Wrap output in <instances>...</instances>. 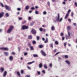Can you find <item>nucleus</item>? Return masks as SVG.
Returning <instances> with one entry per match:
<instances>
[{
	"mask_svg": "<svg viewBox=\"0 0 77 77\" xmlns=\"http://www.w3.org/2000/svg\"><path fill=\"white\" fill-rule=\"evenodd\" d=\"M60 14L59 13L57 14V18L56 19V20H55L54 21V22L55 23H56V21H59V22H61L62 20H63V19L62 18H61L60 19Z\"/></svg>",
	"mask_w": 77,
	"mask_h": 77,
	"instance_id": "1",
	"label": "nucleus"
},
{
	"mask_svg": "<svg viewBox=\"0 0 77 77\" xmlns=\"http://www.w3.org/2000/svg\"><path fill=\"white\" fill-rule=\"evenodd\" d=\"M14 27L13 26H10L9 29L7 31V32L8 33H10L13 30Z\"/></svg>",
	"mask_w": 77,
	"mask_h": 77,
	"instance_id": "2",
	"label": "nucleus"
},
{
	"mask_svg": "<svg viewBox=\"0 0 77 77\" xmlns=\"http://www.w3.org/2000/svg\"><path fill=\"white\" fill-rule=\"evenodd\" d=\"M22 30H25V29H29V26H26V25H23L22 27Z\"/></svg>",
	"mask_w": 77,
	"mask_h": 77,
	"instance_id": "3",
	"label": "nucleus"
},
{
	"mask_svg": "<svg viewBox=\"0 0 77 77\" xmlns=\"http://www.w3.org/2000/svg\"><path fill=\"white\" fill-rule=\"evenodd\" d=\"M5 7L7 11H11V8L9 6L5 5Z\"/></svg>",
	"mask_w": 77,
	"mask_h": 77,
	"instance_id": "4",
	"label": "nucleus"
},
{
	"mask_svg": "<svg viewBox=\"0 0 77 77\" xmlns=\"http://www.w3.org/2000/svg\"><path fill=\"white\" fill-rule=\"evenodd\" d=\"M71 33L69 32H68V35H66V39H70L71 38V35H70Z\"/></svg>",
	"mask_w": 77,
	"mask_h": 77,
	"instance_id": "5",
	"label": "nucleus"
},
{
	"mask_svg": "<svg viewBox=\"0 0 77 77\" xmlns=\"http://www.w3.org/2000/svg\"><path fill=\"white\" fill-rule=\"evenodd\" d=\"M0 49L1 50H4V51H8L9 49L8 48H0Z\"/></svg>",
	"mask_w": 77,
	"mask_h": 77,
	"instance_id": "6",
	"label": "nucleus"
},
{
	"mask_svg": "<svg viewBox=\"0 0 77 77\" xmlns=\"http://www.w3.org/2000/svg\"><path fill=\"white\" fill-rule=\"evenodd\" d=\"M41 53H42V55L44 56H47V54H46L45 52H44L43 50H42L41 51Z\"/></svg>",
	"mask_w": 77,
	"mask_h": 77,
	"instance_id": "7",
	"label": "nucleus"
},
{
	"mask_svg": "<svg viewBox=\"0 0 77 77\" xmlns=\"http://www.w3.org/2000/svg\"><path fill=\"white\" fill-rule=\"evenodd\" d=\"M4 15H5L4 12H1V13H0V18H2V17L4 16Z\"/></svg>",
	"mask_w": 77,
	"mask_h": 77,
	"instance_id": "8",
	"label": "nucleus"
},
{
	"mask_svg": "<svg viewBox=\"0 0 77 77\" xmlns=\"http://www.w3.org/2000/svg\"><path fill=\"white\" fill-rule=\"evenodd\" d=\"M31 32H32L33 34H36V31L34 29H33L32 30H31Z\"/></svg>",
	"mask_w": 77,
	"mask_h": 77,
	"instance_id": "9",
	"label": "nucleus"
},
{
	"mask_svg": "<svg viewBox=\"0 0 77 77\" xmlns=\"http://www.w3.org/2000/svg\"><path fill=\"white\" fill-rule=\"evenodd\" d=\"M6 75H7V72L6 71H5L4 72L3 77H6Z\"/></svg>",
	"mask_w": 77,
	"mask_h": 77,
	"instance_id": "10",
	"label": "nucleus"
},
{
	"mask_svg": "<svg viewBox=\"0 0 77 77\" xmlns=\"http://www.w3.org/2000/svg\"><path fill=\"white\" fill-rule=\"evenodd\" d=\"M68 16H69V14H67L64 17L65 20H66L67 19V18L68 17Z\"/></svg>",
	"mask_w": 77,
	"mask_h": 77,
	"instance_id": "11",
	"label": "nucleus"
},
{
	"mask_svg": "<svg viewBox=\"0 0 77 77\" xmlns=\"http://www.w3.org/2000/svg\"><path fill=\"white\" fill-rule=\"evenodd\" d=\"M55 30V27L54 26H52L51 27V30L53 31Z\"/></svg>",
	"mask_w": 77,
	"mask_h": 77,
	"instance_id": "12",
	"label": "nucleus"
},
{
	"mask_svg": "<svg viewBox=\"0 0 77 77\" xmlns=\"http://www.w3.org/2000/svg\"><path fill=\"white\" fill-rule=\"evenodd\" d=\"M65 62H66V63H67V64H68V65H70V62H69V61L66 60Z\"/></svg>",
	"mask_w": 77,
	"mask_h": 77,
	"instance_id": "13",
	"label": "nucleus"
},
{
	"mask_svg": "<svg viewBox=\"0 0 77 77\" xmlns=\"http://www.w3.org/2000/svg\"><path fill=\"white\" fill-rule=\"evenodd\" d=\"M9 59L11 61H12V60H13V57H12V56H11L10 57Z\"/></svg>",
	"mask_w": 77,
	"mask_h": 77,
	"instance_id": "14",
	"label": "nucleus"
},
{
	"mask_svg": "<svg viewBox=\"0 0 77 77\" xmlns=\"http://www.w3.org/2000/svg\"><path fill=\"white\" fill-rule=\"evenodd\" d=\"M4 54L5 55V56H8V55H9V54L7 52H4Z\"/></svg>",
	"mask_w": 77,
	"mask_h": 77,
	"instance_id": "15",
	"label": "nucleus"
},
{
	"mask_svg": "<svg viewBox=\"0 0 77 77\" xmlns=\"http://www.w3.org/2000/svg\"><path fill=\"white\" fill-rule=\"evenodd\" d=\"M43 47H44V46L42 45H40L39 46V48H42Z\"/></svg>",
	"mask_w": 77,
	"mask_h": 77,
	"instance_id": "16",
	"label": "nucleus"
},
{
	"mask_svg": "<svg viewBox=\"0 0 77 77\" xmlns=\"http://www.w3.org/2000/svg\"><path fill=\"white\" fill-rule=\"evenodd\" d=\"M39 68H41L42 67V63H40L39 65Z\"/></svg>",
	"mask_w": 77,
	"mask_h": 77,
	"instance_id": "17",
	"label": "nucleus"
},
{
	"mask_svg": "<svg viewBox=\"0 0 77 77\" xmlns=\"http://www.w3.org/2000/svg\"><path fill=\"white\" fill-rule=\"evenodd\" d=\"M0 69L1 71V72H3V71H4V70H5V69H4V68H1Z\"/></svg>",
	"mask_w": 77,
	"mask_h": 77,
	"instance_id": "18",
	"label": "nucleus"
},
{
	"mask_svg": "<svg viewBox=\"0 0 77 77\" xmlns=\"http://www.w3.org/2000/svg\"><path fill=\"white\" fill-rule=\"evenodd\" d=\"M34 62H35V61H33L32 62H30L28 63H27V64L28 65H31V64L33 63H34Z\"/></svg>",
	"mask_w": 77,
	"mask_h": 77,
	"instance_id": "19",
	"label": "nucleus"
},
{
	"mask_svg": "<svg viewBox=\"0 0 77 77\" xmlns=\"http://www.w3.org/2000/svg\"><path fill=\"white\" fill-rule=\"evenodd\" d=\"M48 38H46V40L44 42L45 43H47L48 42Z\"/></svg>",
	"mask_w": 77,
	"mask_h": 77,
	"instance_id": "20",
	"label": "nucleus"
},
{
	"mask_svg": "<svg viewBox=\"0 0 77 77\" xmlns=\"http://www.w3.org/2000/svg\"><path fill=\"white\" fill-rule=\"evenodd\" d=\"M44 67L45 69H47L48 68V67H47V66L46 64H44Z\"/></svg>",
	"mask_w": 77,
	"mask_h": 77,
	"instance_id": "21",
	"label": "nucleus"
},
{
	"mask_svg": "<svg viewBox=\"0 0 77 77\" xmlns=\"http://www.w3.org/2000/svg\"><path fill=\"white\" fill-rule=\"evenodd\" d=\"M5 15L6 17H9V14L8 13H6Z\"/></svg>",
	"mask_w": 77,
	"mask_h": 77,
	"instance_id": "22",
	"label": "nucleus"
},
{
	"mask_svg": "<svg viewBox=\"0 0 77 77\" xmlns=\"http://www.w3.org/2000/svg\"><path fill=\"white\" fill-rule=\"evenodd\" d=\"M29 9V6L27 5L26 6L25 8V9L26 10H28Z\"/></svg>",
	"mask_w": 77,
	"mask_h": 77,
	"instance_id": "23",
	"label": "nucleus"
},
{
	"mask_svg": "<svg viewBox=\"0 0 77 77\" xmlns=\"http://www.w3.org/2000/svg\"><path fill=\"white\" fill-rule=\"evenodd\" d=\"M33 56L34 57H38V55L37 54H33Z\"/></svg>",
	"mask_w": 77,
	"mask_h": 77,
	"instance_id": "24",
	"label": "nucleus"
},
{
	"mask_svg": "<svg viewBox=\"0 0 77 77\" xmlns=\"http://www.w3.org/2000/svg\"><path fill=\"white\" fill-rule=\"evenodd\" d=\"M55 44H56V45H58V44H59V42L58 41H55Z\"/></svg>",
	"mask_w": 77,
	"mask_h": 77,
	"instance_id": "25",
	"label": "nucleus"
},
{
	"mask_svg": "<svg viewBox=\"0 0 77 77\" xmlns=\"http://www.w3.org/2000/svg\"><path fill=\"white\" fill-rule=\"evenodd\" d=\"M17 75H18V76H20V72H17Z\"/></svg>",
	"mask_w": 77,
	"mask_h": 77,
	"instance_id": "26",
	"label": "nucleus"
},
{
	"mask_svg": "<svg viewBox=\"0 0 77 77\" xmlns=\"http://www.w3.org/2000/svg\"><path fill=\"white\" fill-rule=\"evenodd\" d=\"M35 14H39V11H36V10H35Z\"/></svg>",
	"mask_w": 77,
	"mask_h": 77,
	"instance_id": "27",
	"label": "nucleus"
},
{
	"mask_svg": "<svg viewBox=\"0 0 77 77\" xmlns=\"http://www.w3.org/2000/svg\"><path fill=\"white\" fill-rule=\"evenodd\" d=\"M32 38V36L31 35H30L28 36V39H31Z\"/></svg>",
	"mask_w": 77,
	"mask_h": 77,
	"instance_id": "28",
	"label": "nucleus"
},
{
	"mask_svg": "<svg viewBox=\"0 0 77 77\" xmlns=\"http://www.w3.org/2000/svg\"><path fill=\"white\" fill-rule=\"evenodd\" d=\"M32 42L33 44H36V42L35 40L32 41Z\"/></svg>",
	"mask_w": 77,
	"mask_h": 77,
	"instance_id": "29",
	"label": "nucleus"
},
{
	"mask_svg": "<svg viewBox=\"0 0 77 77\" xmlns=\"http://www.w3.org/2000/svg\"><path fill=\"white\" fill-rule=\"evenodd\" d=\"M67 28L68 30H70V29H71V27H70L69 26H67Z\"/></svg>",
	"mask_w": 77,
	"mask_h": 77,
	"instance_id": "30",
	"label": "nucleus"
},
{
	"mask_svg": "<svg viewBox=\"0 0 77 77\" xmlns=\"http://www.w3.org/2000/svg\"><path fill=\"white\" fill-rule=\"evenodd\" d=\"M64 57H65V59H68V56L67 55H65Z\"/></svg>",
	"mask_w": 77,
	"mask_h": 77,
	"instance_id": "31",
	"label": "nucleus"
},
{
	"mask_svg": "<svg viewBox=\"0 0 77 77\" xmlns=\"http://www.w3.org/2000/svg\"><path fill=\"white\" fill-rule=\"evenodd\" d=\"M60 52H58L57 53L54 55V56H57V55L58 54H59V53H60Z\"/></svg>",
	"mask_w": 77,
	"mask_h": 77,
	"instance_id": "32",
	"label": "nucleus"
},
{
	"mask_svg": "<svg viewBox=\"0 0 77 77\" xmlns=\"http://www.w3.org/2000/svg\"><path fill=\"white\" fill-rule=\"evenodd\" d=\"M27 45L28 46V47H30L31 46V44L30 43H29L27 44Z\"/></svg>",
	"mask_w": 77,
	"mask_h": 77,
	"instance_id": "33",
	"label": "nucleus"
},
{
	"mask_svg": "<svg viewBox=\"0 0 77 77\" xmlns=\"http://www.w3.org/2000/svg\"><path fill=\"white\" fill-rule=\"evenodd\" d=\"M47 3L48 4V5L49 6H50V2H48Z\"/></svg>",
	"mask_w": 77,
	"mask_h": 77,
	"instance_id": "34",
	"label": "nucleus"
},
{
	"mask_svg": "<svg viewBox=\"0 0 77 77\" xmlns=\"http://www.w3.org/2000/svg\"><path fill=\"white\" fill-rule=\"evenodd\" d=\"M73 15H74V13L73 12H72L71 13V16L72 17H73Z\"/></svg>",
	"mask_w": 77,
	"mask_h": 77,
	"instance_id": "35",
	"label": "nucleus"
},
{
	"mask_svg": "<svg viewBox=\"0 0 77 77\" xmlns=\"http://www.w3.org/2000/svg\"><path fill=\"white\" fill-rule=\"evenodd\" d=\"M37 41H39V36H37Z\"/></svg>",
	"mask_w": 77,
	"mask_h": 77,
	"instance_id": "36",
	"label": "nucleus"
},
{
	"mask_svg": "<svg viewBox=\"0 0 77 77\" xmlns=\"http://www.w3.org/2000/svg\"><path fill=\"white\" fill-rule=\"evenodd\" d=\"M70 12H71V10H70V9L68 11L67 14H69V13H70Z\"/></svg>",
	"mask_w": 77,
	"mask_h": 77,
	"instance_id": "37",
	"label": "nucleus"
},
{
	"mask_svg": "<svg viewBox=\"0 0 77 77\" xmlns=\"http://www.w3.org/2000/svg\"><path fill=\"white\" fill-rule=\"evenodd\" d=\"M39 30L41 31V32H42L43 29L42 28H39Z\"/></svg>",
	"mask_w": 77,
	"mask_h": 77,
	"instance_id": "38",
	"label": "nucleus"
},
{
	"mask_svg": "<svg viewBox=\"0 0 77 77\" xmlns=\"http://www.w3.org/2000/svg\"><path fill=\"white\" fill-rule=\"evenodd\" d=\"M25 23H26V21L25 20L22 22V24H25Z\"/></svg>",
	"mask_w": 77,
	"mask_h": 77,
	"instance_id": "39",
	"label": "nucleus"
},
{
	"mask_svg": "<svg viewBox=\"0 0 77 77\" xmlns=\"http://www.w3.org/2000/svg\"><path fill=\"white\" fill-rule=\"evenodd\" d=\"M43 14H44V15H46V14H47V12H46V11H44Z\"/></svg>",
	"mask_w": 77,
	"mask_h": 77,
	"instance_id": "40",
	"label": "nucleus"
},
{
	"mask_svg": "<svg viewBox=\"0 0 77 77\" xmlns=\"http://www.w3.org/2000/svg\"><path fill=\"white\" fill-rule=\"evenodd\" d=\"M49 66H50V67H51H51H52V64L51 63H50L49 65Z\"/></svg>",
	"mask_w": 77,
	"mask_h": 77,
	"instance_id": "41",
	"label": "nucleus"
},
{
	"mask_svg": "<svg viewBox=\"0 0 77 77\" xmlns=\"http://www.w3.org/2000/svg\"><path fill=\"white\" fill-rule=\"evenodd\" d=\"M0 4L1 6H2V7H4V5H3V3H0Z\"/></svg>",
	"mask_w": 77,
	"mask_h": 77,
	"instance_id": "42",
	"label": "nucleus"
},
{
	"mask_svg": "<svg viewBox=\"0 0 77 77\" xmlns=\"http://www.w3.org/2000/svg\"><path fill=\"white\" fill-rule=\"evenodd\" d=\"M37 73L38 74V75H40V74H41V72H40L37 71Z\"/></svg>",
	"mask_w": 77,
	"mask_h": 77,
	"instance_id": "43",
	"label": "nucleus"
},
{
	"mask_svg": "<svg viewBox=\"0 0 77 77\" xmlns=\"http://www.w3.org/2000/svg\"><path fill=\"white\" fill-rule=\"evenodd\" d=\"M30 48L32 50H33V46H30Z\"/></svg>",
	"mask_w": 77,
	"mask_h": 77,
	"instance_id": "44",
	"label": "nucleus"
},
{
	"mask_svg": "<svg viewBox=\"0 0 77 77\" xmlns=\"http://www.w3.org/2000/svg\"><path fill=\"white\" fill-rule=\"evenodd\" d=\"M34 23H33V22H32L31 23V24H30L31 26H33V25Z\"/></svg>",
	"mask_w": 77,
	"mask_h": 77,
	"instance_id": "45",
	"label": "nucleus"
},
{
	"mask_svg": "<svg viewBox=\"0 0 77 77\" xmlns=\"http://www.w3.org/2000/svg\"><path fill=\"white\" fill-rule=\"evenodd\" d=\"M74 5L75 6H76L77 7V3L76 2H75L74 4Z\"/></svg>",
	"mask_w": 77,
	"mask_h": 77,
	"instance_id": "46",
	"label": "nucleus"
},
{
	"mask_svg": "<svg viewBox=\"0 0 77 77\" xmlns=\"http://www.w3.org/2000/svg\"><path fill=\"white\" fill-rule=\"evenodd\" d=\"M56 50H57V49H55V50L53 51V52H54V53H56V52L57 51Z\"/></svg>",
	"mask_w": 77,
	"mask_h": 77,
	"instance_id": "47",
	"label": "nucleus"
},
{
	"mask_svg": "<svg viewBox=\"0 0 77 77\" xmlns=\"http://www.w3.org/2000/svg\"><path fill=\"white\" fill-rule=\"evenodd\" d=\"M24 56H27V53L25 52L24 53Z\"/></svg>",
	"mask_w": 77,
	"mask_h": 77,
	"instance_id": "48",
	"label": "nucleus"
},
{
	"mask_svg": "<svg viewBox=\"0 0 77 77\" xmlns=\"http://www.w3.org/2000/svg\"><path fill=\"white\" fill-rule=\"evenodd\" d=\"M21 74H23L24 73V71L23 70H21Z\"/></svg>",
	"mask_w": 77,
	"mask_h": 77,
	"instance_id": "49",
	"label": "nucleus"
},
{
	"mask_svg": "<svg viewBox=\"0 0 77 77\" xmlns=\"http://www.w3.org/2000/svg\"><path fill=\"white\" fill-rule=\"evenodd\" d=\"M31 10H34L35 9V8L34 7H31Z\"/></svg>",
	"mask_w": 77,
	"mask_h": 77,
	"instance_id": "50",
	"label": "nucleus"
},
{
	"mask_svg": "<svg viewBox=\"0 0 77 77\" xmlns=\"http://www.w3.org/2000/svg\"><path fill=\"white\" fill-rule=\"evenodd\" d=\"M19 20H23L22 17H19Z\"/></svg>",
	"mask_w": 77,
	"mask_h": 77,
	"instance_id": "51",
	"label": "nucleus"
},
{
	"mask_svg": "<svg viewBox=\"0 0 77 77\" xmlns=\"http://www.w3.org/2000/svg\"><path fill=\"white\" fill-rule=\"evenodd\" d=\"M42 72L43 73H44V74H45V70H43L42 71Z\"/></svg>",
	"mask_w": 77,
	"mask_h": 77,
	"instance_id": "52",
	"label": "nucleus"
},
{
	"mask_svg": "<svg viewBox=\"0 0 77 77\" xmlns=\"http://www.w3.org/2000/svg\"><path fill=\"white\" fill-rule=\"evenodd\" d=\"M17 11H21V8H17Z\"/></svg>",
	"mask_w": 77,
	"mask_h": 77,
	"instance_id": "53",
	"label": "nucleus"
},
{
	"mask_svg": "<svg viewBox=\"0 0 77 77\" xmlns=\"http://www.w3.org/2000/svg\"><path fill=\"white\" fill-rule=\"evenodd\" d=\"M66 43H64V47H66Z\"/></svg>",
	"mask_w": 77,
	"mask_h": 77,
	"instance_id": "54",
	"label": "nucleus"
},
{
	"mask_svg": "<svg viewBox=\"0 0 77 77\" xmlns=\"http://www.w3.org/2000/svg\"><path fill=\"white\" fill-rule=\"evenodd\" d=\"M31 17H29L28 20H31Z\"/></svg>",
	"mask_w": 77,
	"mask_h": 77,
	"instance_id": "55",
	"label": "nucleus"
},
{
	"mask_svg": "<svg viewBox=\"0 0 77 77\" xmlns=\"http://www.w3.org/2000/svg\"><path fill=\"white\" fill-rule=\"evenodd\" d=\"M63 35V32H61L60 34V35L61 36H62Z\"/></svg>",
	"mask_w": 77,
	"mask_h": 77,
	"instance_id": "56",
	"label": "nucleus"
},
{
	"mask_svg": "<svg viewBox=\"0 0 77 77\" xmlns=\"http://www.w3.org/2000/svg\"><path fill=\"white\" fill-rule=\"evenodd\" d=\"M62 40L63 41V40H65V37H62Z\"/></svg>",
	"mask_w": 77,
	"mask_h": 77,
	"instance_id": "57",
	"label": "nucleus"
},
{
	"mask_svg": "<svg viewBox=\"0 0 77 77\" xmlns=\"http://www.w3.org/2000/svg\"><path fill=\"white\" fill-rule=\"evenodd\" d=\"M25 77H30V75H26Z\"/></svg>",
	"mask_w": 77,
	"mask_h": 77,
	"instance_id": "58",
	"label": "nucleus"
},
{
	"mask_svg": "<svg viewBox=\"0 0 77 77\" xmlns=\"http://www.w3.org/2000/svg\"><path fill=\"white\" fill-rule=\"evenodd\" d=\"M12 54H13V55H15V52H12Z\"/></svg>",
	"mask_w": 77,
	"mask_h": 77,
	"instance_id": "59",
	"label": "nucleus"
},
{
	"mask_svg": "<svg viewBox=\"0 0 77 77\" xmlns=\"http://www.w3.org/2000/svg\"><path fill=\"white\" fill-rule=\"evenodd\" d=\"M63 5H66V2H63Z\"/></svg>",
	"mask_w": 77,
	"mask_h": 77,
	"instance_id": "60",
	"label": "nucleus"
},
{
	"mask_svg": "<svg viewBox=\"0 0 77 77\" xmlns=\"http://www.w3.org/2000/svg\"><path fill=\"white\" fill-rule=\"evenodd\" d=\"M51 47H52V48H53V44H51Z\"/></svg>",
	"mask_w": 77,
	"mask_h": 77,
	"instance_id": "61",
	"label": "nucleus"
},
{
	"mask_svg": "<svg viewBox=\"0 0 77 77\" xmlns=\"http://www.w3.org/2000/svg\"><path fill=\"white\" fill-rule=\"evenodd\" d=\"M73 25L74 26H76V23H73Z\"/></svg>",
	"mask_w": 77,
	"mask_h": 77,
	"instance_id": "62",
	"label": "nucleus"
},
{
	"mask_svg": "<svg viewBox=\"0 0 77 77\" xmlns=\"http://www.w3.org/2000/svg\"><path fill=\"white\" fill-rule=\"evenodd\" d=\"M53 2H56V0H52Z\"/></svg>",
	"mask_w": 77,
	"mask_h": 77,
	"instance_id": "63",
	"label": "nucleus"
},
{
	"mask_svg": "<svg viewBox=\"0 0 77 77\" xmlns=\"http://www.w3.org/2000/svg\"><path fill=\"white\" fill-rule=\"evenodd\" d=\"M42 40L44 41H45V38H42Z\"/></svg>",
	"mask_w": 77,
	"mask_h": 77,
	"instance_id": "64",
	"label": "nucleus"
}]
</instances>
